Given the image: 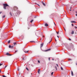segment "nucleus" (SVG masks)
<instances>
[{
  "label": "nucleus",
  "mask_w": 77,
  "mask_h": 77,
  "mask_svg": "<svg viewBox=\"0 0 77 77\" xmlns=\"http://www.w3.org/2000/svg\"><path fill=\"white\" fill-rule=\"evenodd\" d=\"M3 6H4V8L5 9H6V7H7V6H9L8 4H3Z\"/></svg>",
  "instance_id": "f257e3e1"
},
{
  "label": "nucleus",
  "mask_w": 77,
  "mask_h": 77,
  "mask_svg": "<svg viewBox=\"0 0 77 77\" xmlns=\"http://www.w3.org/2000/svg\"><path fill=\"white\" fill-rule=\"evenodd\" d=\"M13 9L14 11H15V10L18 9V7L17 6H14L13 8Z\"/></svg>",
  "instance_id": "f03ea898"
},
{
  "label": "nucleus",
  "mask_w": 77,
  "mask_h": 77,
  "mask_svg": "<svg viewBox=\"0 0 77 77\" xmlns=\"http://www.w3.org/2000/svg\"><path fill=\"white\" fill-rule=\"evenodd\" d=\"M20 13H21V12L20 11H17V14L18 15H19L20 14Z\"/></svg>",
  "instance_id": "7ed1b4c3"
},
{
  "label": "nucleus",
  "mask_w": 77,
  "mask_h": 77,
  "mask_svg": "<svg viewBox=\"0 0 77 77\" xmlns=\"http://www.w3.org/2000/svg\"><path fill=\"white\" fill-rule=\"evenodd\" d=\"M41 46H40V48H42L44 45V43H42V44H41Z\"/></svg>",
  "instance_id": "20e7f679"
},
{
  "label": "nucleus",
  "mask_w": 77,
  "mask_h": 77,
  "mask_svg": "<svg viewBox=\"0 0 77 77\" xmlns=\"http://www.w3.org/2000/svg\"><path fill=\"white\" fill-rule=\"evenodd\" d=\"M42 5H43L44 6H46L45 4V3H44V2H42Z\"/></svg>",
  "instance_id": "39448f33"
},
{
  "label": "nucleus",
  "mask_w": 77,
  "mask_h": 77,
  "mask_svg": "<svg viewBox=\"0 0 77 77\" xmlns=\"http://www.w3.org/2000/svg\"><path fill=\"white\" fill-rule=\"evenodd\" d=\"M50 50H51V49H47L45 51H50Z\"/></svg>",
  "instance_id": "423d86ee"
},
{
  "label": "nucleus",
  "mask_w": 77,
  "mask_h": 77,
  "mask_svg": "<svg viewBox=\"0 0 77 77\" xmlns=\"http://www.w3.org/2000/svg\"><path fill=\"white\" fill-rule=\"evenodd\" d=\"M6 55H7L8 56H11V54H10L8 53H7Z\"/></svg>",
  "instance_id": "0eeeda50"
},
{
  "label": "nucleus",
  "mask_w": 77,
  "mask_h": 77,
  "mask_svg": "<svg viewBox=\"0 0 77 77\" xmlns=\"http://www.w3.org/2000/svg\"><path fill=\"white\" fill-rule=\"evenodd\" d=\"M74 33V31H72L71 32L72 35H73Z\"/></svg>",
  "instance_id": "6e6552de"
},
{
  "label": "nucleus",
  "mask_w": 77,
  "mask_h": 77,
  "mask_svg": "<svg viewBox=\"0 0 77 77\" xmlns=\"http://www.w3.org/2000/svg\"><path fill=\"white\" fill-rule=\"evenodd\" d=\"M71 75L72 76H73L74 75V74H73V72H72V71H71Z\"/></svg>",
  "instance_id": "1a4fd4ad"
},
{
  "label": "nucleus",
  "mask_w": 77,
  "mask_h": 77,
  "mask_svg": "<svg viewBox=\"0 0 77 77\" xmlns=\"http://www.w3.org/2000/svg\"><path fill=\"white\" fill-rule=\"evenodd\" d=\"M45 26H46V27H47L48 26V25L47 24V23H45Z\"/></svg>",
  "instance_id": "9d476101"
},
{
  "label": "nucleus",
  "mask_w": 77,
  "mask_h": 77,
  "mask_svg": "<svg viewBox=\"0 0 77 77\" xmlns=\"http://www.w3.org/2000/svg\"><path fill=\"white\" fill-rule=\"evenodd\" d=\"M13 44H14V45H16L17 44V42H14L13 43Z\"/></svg>",
  "instance_id": "9b49d317"
},
{
  "label": "nucleus",
  "mask_w": 77,
  "mask_h": 77,
  "mask_svg": "<svg viewBox=\"0 0 77 77\" xmlns=\"http://www.w3.org/2000/svg\"><path fill=\"white\" fill-rule=\"evenodd\" d=\"M33 21L34 20H31L30 22V23H32L33 22Z\"/></svg>",
  "instance_id": "f8f14e48"
},
{
  "label": "nucleus",
  "mask_w": 77,
  "mask_h": 77,
  "mask_svg": "<svg viewBox=\"0 0 77 77\" xmlns=\"http://www.w3.org/2000/svg\"><path fill=\"white\" fill-rule=\"evenodd\" d=\"M24 52H25V53H28L29 52V51H24Z\"/></svg>",
  "instance_id": "ddd939ff"
},
{
  "label": "nucleus",
  "mask_w": 77,
  "mask_h": 77,
  "mask_svg": "<svg viewBox=\"0 0 77 77\" xmlns=\"http://www.w3.org/2000/svg\"><path fill=\"white\" fill-rule=\"evenodd\" d=\"M71 23H75L76 22L75 21H71Z\"/></svg>",
  "instance_id": "4468645a"
},
{
  "label": "nucleus",
  "mask_w": 77,
  "mask_h": 77,
  "mask_svg": "<svg viewBox=\"0 0 77 77\" xmlns=\"http://www.w3.org/2000/svg\"><path fill=\"white\" fill-rule=\"evenodd\" d=\"M50 39H51V41H50V42H49V43H50V42H51V40L52 39V38H51V37H50Z\"/></svg>",
  "instance_id": "2eb2a0df"
},
{
  "label": "nucleus",
  "mask_w": 77,
  "mask_h": 77,
  "mask_svg": "<svg viewBox=\"0 0 77 77\" xmlns=\"http://www.w3.org/2000/svg\"><path fill=\"white\" fill-rule=\"evenodd\" d=\"M10 15H11V16H12V13H11V12H10Z\"/></svg>",
  "instance_id": "dca6fc26"
},
{
  "label": "nucleus",
  "mask_w": 77,
  "mask_h": 77,
  "mask_svg": "<svg viewBox=\"0 0 77 77\" xmlns=\"http://www.w3.org/2000/svg\"><path fill=\"white\" fill-rule=\"evenodd\" d=\"M9 48H11V46L10 45H9Z\"/></svg>",
  "instance_id": "f3484780"
},
{
  "label": "nucleus",
  "mask_w": 77,
  "mask_h": 77,
  "mask_svg": "<svg viewBox=\"0 0 77 77\" xmlns=\"http://www.w3.org/2000/svg\"><path fill=\"white\" fill-rule=\"evenodd\" d=\"M55 69H56V70H57V67H56V66H55Z\"/></svg>",
  "instance_id": "a211bd4d"
},
{
  "label": "nucleus",
  "mask_w": 77,
  "mask_h": 77,
  "mask_svg": "<svg viewBox=\"0 0 77 77\" xmlns=\"http://www.w3.org/2000/svg\"><path fill=\"white\" fill-rule=\"evenodd\" d=\"M30 42H34V41H31Z\"/></svg>",
  "instance_id": "6ab92c4d"
},
{
  "label": "nucleus",
  "mask_w": 77,
  "mask_h": 77,
  "mask_svg": "<svg viewBox=\"0 0 77 77\" xmlns=\"http://www.w3.org/2000/svg\"><path fill=\"white\" fill-rule=\"evenodd\" d=\"M61 70H63V68L62 67H61Z\"/></svg>",
  "instance_id": "aec40b11"
},
{
  "label": "nucleus",
  "mask_w": 77,
  "mask_h": 77,
  "mask_svg": "<svg viewBox=\"0 0 77 77\" xmlns=\"http://www.w3.org/2000/svg\"><path fill=\"white\" fill-rule=\"evenodd\" d=\"M26 69H27V71H29V69H28V68L26 67Z\"/></svg>",
  "instance_id": "412c9836"
},
{
  "label": "nucleus",
  "mask_w": 77,
  "mask_h": 77,
  "mask_svg": "<svg viewBox=\"0 0 77 77\" xmlns=\"http://www.w3.org/2000/svg\"><path fill=\"white\" fill-rule=\"evenodd\" d=\"M53 72H52V73H51V74L52 75H53Z\"/></svg>",
  "instance_id": "4be33fe9"
},
{
  "label": "nucleus",
  "mask_w": 77,
  "mask_h": 77,
  "mask_svg": "<svg viewBox=\"0 0 77 77\" xmlns=\"http://www.w3.org/2000/svg\"><path fill=\"white\" fill-rule=\"evenodd\" d=\"M5 15H4L2 16V18H5Z\"/></svg>",
  "instance_id": "5701e85b"
},
{
  "label": "nucleus",
  "mask_w": 77,
  "mask_h": 77,
  "mask_svg": "<svg viewBox=\"0 0 77 77\" xmlns=\"http://www.w3.org/2000/svg\"><path fill=\"white\" fill-rule=\"evenodd\" d=\"M2 65H3V63H2V64L0 63V66H2Z\"/></svg>",
  "instance_id": "b1692460"
},
{
  "label": "nucleus",
  "mask_w": 77,
  "mask_h": 77,
  "mask_svg": "<svg viewBox=\"0 0 77 77\" xmlns=\"http://www.w3.org/2000/svg\"><path fill=\"white\" fill-rule=\"evenodd\" d=\"M24 58H25V57H23V60H25V59H24Z\"/></svg>",
  "instance_id": "393cba45"
},
{
  "label": "nucleus",
  "mask_w": 77,
  "mask_h": 77,
  "mask_svg": "<svg viewBox=\"0 0 77 77\" xmlns=\"http://www.w3.org/2000/svg\"><path fill=\"white\" fill-rule=\"evenodd\" d=\"M74 28H75V29H77V27L76 26H75Z\"/></svg>",
  "instance_id": "a878e982"
},
{
  "label": "nucleus",
  "mask_w": 77,
  "mask_h": 77,
  "mask_svg": "<svg viewBox=\"0 0 77 77\" xmlns=\"http://www.w3.org/2000/svg\"><path fill=\"white\" fill-rule=\"evenodd\" d=\"M38 63H40V61H39V60H38Z\"/></svg>",
  "instance_id": "bb28decb"
},
{
  "label": "nucleus",
  "mask_w": 77,
  "mask_h": 77,
  "mask_svg": "<svg viewBox=\"0 0 77 77\" xmlns=\"http://www.w3.org/2000/svg\"><path fill=\"white\" fill-rule=\"evenodd\" d=\"M41 71V70L39 69H38V71L39 72V71Z\"/></svg>",
  "instance_id": "cd10ccee"
},
{
  "label": "nucleus",
  "mask_w": 77,
  "mask_h": 77,
  "mask_svg": "<svg viewBox=\"0 0 77 77\" xmlns=\"http://www.w3.org/2000/svg\"><path fill=\"white\" fill-rule=\"evenodd\" d=\"M71 8H72L71 7L70 8V11H71Z\"/></svg>",
  "instance_id": "c85d7f7f"
},
{
  "label": "nucleus",
  "mask_w": 77,
  "mask_h": 77,
  "mask_svg": "<svg viewBox=\"0 0 77 77\" xmlns=\"http://www.w3.org/2000/svg\"><path fill=\"white\" fill-rule=\"evenodd\" d=\"M69 41H71V38H69Z\"/></svg>",
  "instance_id": "c756f323"
},
{
  "label": "nucleus",
  "mask_w": 77,
  "mask_h": 77,
  "mask_svg": "<svg viewBox=\"0 0 77 77\" xmlns=\"http://www.w3.org/2000/svg\"><path fill=\"white\" fill-rule=\"evenodd\" d=\"M57 33L58 35L59 34V32H57Z\"/></svg>",
  "instance_id": "7c9ffc66"
},
{
  "label": "nucleus",
  "mask_w": 77,
  "mask_h": 77,
  "mask_svg": "<svg viewBox=\"0 0 77 77\" xmlns=\"http://www.w3.org/2000/svg\"><path fill=\"white\" fill-rule=\"evenodd\" d=\"M7 66H5V68H6Z\"/></svg>",
  "instance_id": "2f4dec72"
},
{
  "label": "nucleus",
  "mask_w": 77,
  "mask_h": 77,
  "mask_svg": "<svg viewBox=\"0 0 77 77\" xmlns=\"http://www.w3.org/2000/svg\"><path fill=\"white\" fill-rule=\"evenodd\" d=\"M2 11L0 12V14H2Z\"/></svg>",
  "instance_id": "473e14b6"
},
{
  "label": "nucleus",
  "mask_w": 77,
  "mask_h": 77,
  "mask_svg": "<svg viewBox=\"0 0 77 77\" xmlns=\"http://www.w3.org/2000/svg\"><path fill=\"white\" fill-rule=\"evenodd\" d=\"M9 43H10V41H9L8 42V44H9Z\"/></svg>",
  "instance_id": "72a5a7b5"
},
{
  "label": "nucleus",
  "mask_w": 77,
  "mask_h": 77,
  "mask_svg": "<svg viewBox=\"0 0 77 77\" xmlns=\"http://www.w3.org/2000/svg\"><path fill=\"white\" fill-rule=\"evenodd\" d=\"M72 26H74V25L73 24H72Z\"/></svg>",
  "instance_id": "f704fd0d"
},
{
  "label": "nucleus",
  "mask_w": 77,
  "mask_h": 77,
  "mask_svg": "<svg viewBox=\"0 0 77 77\" xmlns=\"http://www.w3.org/2000/svg\"><path fill=\"white\" fill-rule=\"evenodd\" d=\"M37 5H38L39 6V7H40V5L38 4H37Z\"/></svg>",
  "instance_id": "c9c22d12"
},
{
  "label": "nucleus",
  "mask_w": 77,
  "mask_h": 77,
  "mask_svg": "<svg viewBox=\"0 0 77 77\" xmlns=\"http://www.w3.org/2000/svg\"><path fill=\"white\" fill-rule=\"evenodd\" d=\"M14 47V46H11V48H13Z\"/></svg>",
  "instance_id": "e433bc0d"
},
{
  "label": "nucleus",
  "mask_w": 77,
  "mask_h": 77,
  "mask_svg": "<svg viewBox=\"0 0 77 77\" xmlns=\"http://www.w3.org/2000/svg\"><path fill=\"white\" fill-rule=\"evenodd\" d=\"M17 51H15V53H17Z\"/></svg>",
  "instance_id": "4c0bfd02"
},
{
  "label": "nucleus",
  "mask_w": 77,
  "mask_h": 77,
  "mask_svg": "<svg viewBox=\"0 0 77 77\" xmlns=\"http://www.w3.org/2000/svg\"><path fill=\"white\" fill-rule=\"evenodd\" d=\"M56 65H57V66L58 67L59 66H58V64H57Z\"/></svg>",
  "instance_id": "58836bf2"
},
{
  "label": "nucleus",
  "mask_w": 77,
  "mask_h": 77,
  "mask_svg": "<svg viewBox=\"0 0 77 77\" xmlns=\"http://www.w3.org/2000/svg\"><path fill=\"white\" fill-rule=\"evenodd\" d=\"M34 18H36V16H35L34 17Z\"/></svg>",
  "instance_id": "ea45409f"
},
{
  "label": "nucleus",
  "mask_w": 77,
  "mask_h": 77,
  "mask_svg": "<svg viewBox=\"0 0 77 77\" xmlns=\"http://www.w3.org/2000/svg\"><path fill=\"white\" fill-rule=\"evenodd\" d=\"M48 59H49V60H50V58H49Z\"/></svg>",
  "instance_id": "a19ab883"
},
{
  "label": "nucleus",
  "mask_w": 77,
  "mask_h": 77,
  "mask_svg": "<svg viewBox=\"0 0 77 77\" xmlns=\"http://www.w3.org/2000/svg\"><path fill=\"white\" fill-rule=\"evenodd\" d=\"M17 70H18V71H19V68H18Z\"/></svg>",
  "instance_id": "79ce46f5"
},
{
  "label": "nucleus",
  "mask_w": 77,
  "mask_h": 77,
  "mask_svg": "<svg viewBox=\"0 0 77 77\" xmlns=\"http://www.w3.org/2000/svg\"><path fill=\"white\" fill-rule=\"evenodd\" d=\"M64 29L65 31H66V30L65 29V28L64 27Z\"/></svg>",
  "instance_id": "37998d69"
},
{
  "label": "nucleus",
  "mask_w": 77,
  "mask_h": 77,
  "mask_svg": "<svg viewBox=\"0 0 77 77\" xmlns=\"http://www.w3.org/2000/svg\"><path fill=\"white\" fill-rule=\"evenodd\" d=\"M64 29L65 31H66V30L65 29V28L64 27Z\"/></svg>",
  "instance_id": "c03bdc74"
},
{
  "label": "nucleus",
  "mask_w": 77,
  "mask_h": 77,
  "mask_svg": "<svg viewBox=\"0 0 77 77\" xmlns=\"http://www.w3.org/2000/svg\"><path fill=\"white\" fill-rule=\"evenodd\" d=\"M75 13H76V14H77V11H75Z\"/></svg>",
  "instance_id": "a18cd8bd"
},
{
  "label": "nucleus",
  "mask_w": 77,
  "mask_h": 77,
  "mask_svg": "<svg viewBox=\"0 0 77 77\" xmlns=\"http://www.w3.org/2000/svg\"><path fill=\"white\" fill-rule=\"evenodd\" d=\"M38 74H39V73H39V71H38Z\"/></svg>",
  "instance_id": "49530a36"
},
{
  "label": "nucleus",
  "mask_w": 77,
  "mask_h": 77,
  "mask_svg": "<svg viewBox=\"0 0 77 77\" xmlns=\"http://www.w3.org/2000/svg\"><path fill=\"white\" fill-rule=\"evenodd\" d=\"M52 60H54V59L53 58Z\"/></svg>",
  "instance_id": "de8ad7c7"
},
{
  "label": "nucleus",
  "mask_w": 77,
  "mask_h": 77,
  "mask_svg": "<svg viewBox=\"0 0 77 77\" xmlns=\"http://www.w3.org/2000/svg\"><path fill=\"white\" fill-rule=\"evenodd\" d=\"M76 16H77V14H75Z\"/></svg>",
  "instance_id": "09e8293b"
},
{
  "label": "nucleus",
  "mask_w": 77,
  "mask_h": 77,
  "mask_svg": "<svg viewBox=\"0 0 77 77\" xmlns=\"http://www.w3.org/2000/svg\"><path fill=\"white\" fill-rule=\"evenodd\" d=\"M43 38L44 37V35H43Z\"/></svg>",
  "instance_id": "8fccbe9b"
},
{
  "label": "nucleus",
  "mask_w": 77,
  "mask_h": 77,
  "mask_svg": "<svg viewBox=\"0 0 77 77\" xmlns=\"http://www.w3.org/2000/svg\"><path fill=\"white\" fill-rule=\"evenodd\" d=\"M0 72H1V70H0Z\"/></svg>",
  "instance_id": "3c124183"
},
{
  "label": "nucleus",
  "mask_w": 77,
  "mask_h": 77,
  "mask_svg": "<svg viewBox=\"0 0 77 77\" xmlns=\"http://www.w3.org/2000/svg\"><path fill=\"white\" fill-rule=\"evenodd\" d=\"M54 25H56V24H55V23H54Z\"/></svg>",
  "instance_id": "603ef678"
},
{
  "label": "nucleus",
  "mask_w": 77,
  "mask_h": 77,
  "mask_svg": "<svg viewBox=\"0 0 77 77\" xmlns=\"http://www.w3.org/2000/svg\"><path fill=\"white\" fill-rule=\"evenodd\" d=\"M55 39V41L56 42V39Z\"/></svg>",
  "instance_id": "864d4df0"
},
{
  "label": "nucleus",
  "mask_w": 77,
  "mask_h": 77,
  "mask_svg": "<svg viewBox=\"0 0 77 77\" xmlns=\"http://www.w3.org/2000/svg\"><path fill=\"white\" fill-rule=\"evenodd\" d=\"M70 60H71V59H69Z\"/></svg>",
  "instance_id": "5fc2aeb1"
},
{
  "label": "nucleus",
  "mask_w": 77,
  "mask_h": 77,
  "mask_svg": "<svg viewBox=\"0 0 77 77\" xmlns=\"http://www.w3.org/2000/svg\"><path fill=\"white\" fill-rule=\"evenodd\" d=\"M41 6H42V5H41V4H40Z\"/></svg>",
  "instance_id": "6e6d98bb"
},
{
  "label": "nucleus",
  "mask_w": 77,
  "mask_h": 77,
  "mask_svg": "<svg viewBox=\"0 0 77 77\" xmlns=\"http://www.w3.org/2000/svg\"><path fill=\"white\" fill-rule=\"evenodd\" d=\"M19 75H20V72L19 73Z\"/></svg>",
  "instance_id": "4d7b16f0"
},
{
  "label": "nucleus",
  "mask_w": 77,
  "mask_h": 77,
  "mask_svg": "<svg viewBox=\"0 0 77 77\" xmlns=\"http://www.w3.org/2000/svg\"><path fill=\"white\" fill-rule=\"evenodd\" d=\"M57 37H58V38H59V36H57Z\"/></svg>",
  "instance_id": "13d9d810"
},
{
  "label": "nucleus",
  "mask_w": 77,
  "mask_h": 77,
  "mask_svg": "<svg viewBox=\"0 0 77 77\" xmlns=\"http://www.w3.org/2000/svg\"><path fill=\"white\" fill-rule=\"evenodd\" d=\"M7 74L8 75H9V74H8V73H7Z\"/></svg>",
  "instance_id": "bf43d9fd"
},
{
  "label": "nucleus",
  "mask_w": 77,
  "mask_h": 77,
  "mask_svg": "<svg viewBox=\"0 0 77 77\" xmlns=\"http://www.w3.org/2000/svg\"><path fill=\"white\" fill-rule=\"evenodd\" d=\"M30 29V28H28V29Z\"/></svg>",
  "instance_id": "052dcab7"
}]
</instances>
